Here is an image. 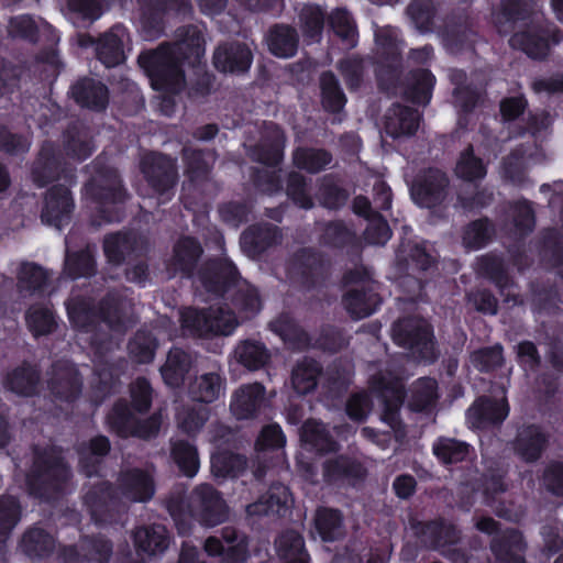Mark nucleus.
<instances>
[{
  "instance_id": "f257e3e1",
  "label": "nucleus",
  "mask_w": 563,
  "mask_h": 563,
  "mask_svg": "<svg viewBox=\"0 0 563 563\" xmlns=\"http://www.w3.org/2000/svg\"><path fill=\"white\" fill-rule=\"evenodd\" d=\"M67 311L79 330V340L90 343L96 363L102 362L103 355L118 345V339L134 322L132 301L118 296H110L102 303L99 317L90 311L86 300L79 298L69 300Z\"/></svg>"
},
{
  "instance_id": "f03ea898",
  "label": "nucleus",
  "mask_w": 563,
  "mask_h": 563,
  "mask_svg": "<svg viewBox=\"0 0 563 563\" xmlns=\"http://www.w3.org/2000/svg\"><path fill=\"white\" fill-rule=\"evenodd\" d=\"M179 40L173 45H161L139 56V64L147 74L153 89L177 93L186 86L181 62L199 59L203 54V36L197 26L178 30Z\"/></svg>"
},
{
  "instance_id": "7ed1b4c3",
  "label": "nucleus",
  "mask_w": 563,
  "mask_h": 563,
  "mask_svg": "<svg viewBox=\"0 0 563 563\" xmlns=\"http://www.w3.org/2000/svg\"><path fill=\"white\" fill-rule=\"evenodd\" d=\"M522 30L510 38L514 48L523 51L531 58H543L550 49V30L542 25L541 18L532 11L529 1L510 0L494 13V23L500 33H507L520 23Z\"/></svg>"
},
{
  "instance_id": "20e7f679",
  "label": "nucleus",
  "mask_w": 563,
  "mask_h": 563,
  "mask_svg": "<svg viewBox=\"0 0 563 563\" xmlns=\"http://www.w3.org/2000/svg\"><path fill=\"white\" fill-rule=\"evenodd\" d=\"M169 512L179 533L186 534L191 527V519L207 527L223 522L227 506L219 493L209 484L198 485L190 494L186 510L175 503H169Z\"/></svg>"
},
{
  "instance_id": "39448f33",
  "label": "nucleus",
  "mask_w": 563,
  "mask_h": 563,
  "mask_svg": "<svg viewBox=\"0 0 563 563\" xmlns=\"http://www.w3.org/2000/svg\"><path fill=\"white\" fill-rule=\"evenodd\" d=\"M238 323L234 313L221 306L210 307L206 310L187 308L181 312L183 331L192 336L230 335Z\"/></svg>"
},
{
  "instance_id": "423d86ee",
  "label": "nucleus",
  "mask_w": 563,
  "mask_h": 563,
  "mask_svg": "<svg viewBox=\"0 0 563 563\" xmlns=\"http://www.w3.org/2000/svg\"><path fill=\"white\" fill-rule=\"evenodd\" d=\"M393 339L416 360L432 362L437 358L432 332L423 319L411 317L398 320L393 327Z\"/></svg>"
},
{
  "instance_id": "0eeeda50",
  "label": "nucleus",
  "mask_w": 563,
  "mask_h": 563,
  "mask_svg": "<svg viewBox=\"0 0 563 563\" xmlns=\"http://www.w3.org/2000/svg\"><path fill=\"white\" fill-rule=\"evenodd\" d=\"M69 471L65 465L60 453L52 449L48 453L38 455L34 463V470L27 476V486L31 494L49 498V489H57L59 483L66 482Z\"/></svg>"
},
{
  "instance_id": "6e6552de",
  "label": "nucleus",
  "mask_w": 563,
  "mask_h": 563,
  "mask_svg": "<svg viewBox=\"0 0 563 563\" xmlns=\"http://www.w3.org/2000/svg\"><path fill=\"white\" fill-rule=\"evenodd\" d=\"M206 553L221 558L222 563H245L249 553V539L232 527L221 530L220 537H209L203 543Z\"/></svg>"
},
{
  "instance_id": "1a4fd4ad",
  "label": "nucleus",
  "mask_w": 563,
  "mask_h": 563,
  "mask_svg": "<svg viewBox=\"0 0 563 563\" xmlns=\"http://www.w3.org/2000/svg\"><path fill=\"white\" fill-rule=\"evenodd\" d=\"M371 388L384 407L383 420L396 429L399 426L398 411L404 400L401 383L389 372L379 373L372 377Z\"/></svg>"
},
{
  "instance_id": "9d476101",
  "label": "nucleus",
  "mask_w": 563,
  "mask_h": 563,
  "mask_svg": "<svg viewBox=\"0 0 563 563\" xmlns=\"http://www.w3.org/2000/svg\"><path fill=\"white\" fill-rule=\"evenodd\" d=\"M161 415H153L143 422H137L125 404H118L109 415L108 422L121 437L136 435L142 439L155 437L161 427Z\"/></svg>"
},
{
  "instance_id": "9b49d317",
  "label": "nucleus",
  "mask_w": 563,
  "mask_h": 563,
  "mask_svg": "<svg viewBox=\"0 0 563 563\" xmlns=\"http://www.w3.org/2000/svg\"><path fill=\"white\" fill-rule=\"evenodd\" d=\"M86 196L100 206L102 213L108 205L122 201L124 192L117 172L112 168L99 170L86 186Z\"/></svg>"
},
{
  "instance_id": "f8f14e48",
  "label": "nucleus",
  "mask_w": 563,
  "mask_h": 563,
  "mask_svg": "<svg viewBox=\"0 0 563 563\" xmlns=\"http://www.w3.org/2000/svg\"><path fill=\"white\" fill-rule=\"evenodd\" d=\"M141 166L148 184L161 196L166 195L175 185L177 170L174 159L151 153L143 157Z\"/></svg>"
},
{
  "instance_id": "ddd939ff",
  "label": "nucleus",
  "mask_w": 563,
  "mask_h": 563,
  "mask_svg": "<svg viewBox=\"0 0 563 563\" xmlns=\"http://www.w3.org/2000/svg\"><path fill=\"white\" fill-rule=\"evenodd\" d=\"M347 284H358L356 288L350 289L344 297V306L349 313L355 319H362L372 314L378 303L379 299L376 292L363 279L360 272L350 273L345 276Z\"/></svg>"
},
{
  "instance_id": "4468645a",
  "label": "nucleus",
  "mask_w": 563,
  "mask_h": 563,
  "mask_svg": "<svg viewBox=\"0 0 563 563\" xmlns=\"http://www.w3.org/2000/svg\"><path fill=\"white\" fill-rule=\"evenodd\" d=\"M446 187V176L439 169H430L417 178L411 195L419 206L431 208L444 199Z\"/></svg>"
},
{
  "instance_id": "2eb2a0df",
  "label": "nucleus",
  "mask_w": 563,
  "mask_h": 563,
  "mask_svg": "<svg viewBox=\"0 0 563 563\" xmlns=\"http://www.w3.org/2000/svg\"><path fill=\"white\" fill-rule=\"evenodd\" d=\"M73 209L74 201L69 190L64 186H54L46 194L42 220L60 229L69 221Z\"/></svg>"
},
{
  "instance_id": "dca6fc26",
  "label": "nucleus",
  "mask_w": 563,
  "mask_h": 563,
  "mask_svg": "<svg viewBox=\"0 0 563 563\" xmlns=\"http://www.w3.org/2000/svg\"><path fill=\"white\" fill-rule=\"evenodd\" d=\"M253 60L250 47L241 43L220 45L213 54V64L223 73L246 71Z\"/></svg>"
},
{
  "instance_id": "f3484780",
  "label": "nucleus",
  "mask_w": 563,
  "mask_h": 563,
  "mask_svg": "<svg viewBox=\"0 0 563 563\" xmlns=\"http://www.w3.org/2000/svg\"><path fill=\"white\" fill-rule=\"evenodd\" d=\"M290 501L291 497L288 488L282 484H275L255 503L246 506V514L250 517L283 516L288 510Z\"/></svg>"
},
{
  "instance_id": "a211bd4d",
  "label": "nucleus",
  "mask_w": 563,
  "mask_h": 563,
  "mask_svg": "<svg viewBox=\"0 0 563 563\" xmlns=\"http://www.w3.org/2000/svg\"><path fill=\"white\" fill-rule=\"evenodd\" d=\"M119 492L120 498L125 501L144 503L153 497L154 483L147 473L141 470H131L122 473L119 477Z\"/></svg>"
},
{
  "instance_id": "6ab92c4d",
  "label": "nucleus",
  "mask_w": 563,
  "mask_h": 563,
  "mask_svg": "<svg viewBox=\"0 0 563 563\" xmlns=\"http://www.w3.org/2000/svg\"><path fill=\"white\" fill-rule=\"evenodd\" d=\"M264 393V387L257 383L240 387L230 404L232 415L238 419L255 417L265 404Z\"/></svg>"
},
{
  "instance_id": "aec40b11",
  "label": "nucleus",
  "mask_w": 563,
  "mask_h": 563,
  "mask_svg": "<svg viewBox=\"0 0 563 563\" xmlns=\"http://www.w3.org/2000/svg\"><path fill=\"white\" fill-rule=\"evenodd\" d=\"M128 38L125 29L113 26L96 42V54L106 67L117 66L125 59L124 42Z\"/></svg>"
},
{
  "instance_id": "412c9836",
  "label": "nucleus",
  "mask_w": 563,
  "mask_h": 563,
  "mask_svg": "<svg viewBox=\"0 0 563 563\" xmlns=\"http://www.w3.org/2000/svg\"><path fill=\"white\" fill-rule=\"evenodd\" d=\"M509 413L507 400L479 399L467 411V420L475 428H487L504 421Z\"/></svg>"
},
{
  "instance_id": "4be33fe9",
  "label": "nucleus",
  "mask_w": 563,
  "mask_h": 563,
  "mask_svg": "<svg viewBox=\"0 0 563 563\" xmlns=\"http://www.w3.org/2000/svg\"><path fill=\"white\" fill-rule=\"evenodd\" d=\"M420 115L417 111L401 106H394L384 117V129L391 137L412 135L419 126Z\"/></svg>"
},
{
  "instance_id": "5701e85b",
  "label": "nucleus",
  "mask_w": 563,
  "mask_h": 563,
  "mask_svg": "<svg viewBox=\"0 0 563 563\" xmlns=\"http://www.w3.org/2000/svg\"><path fill=\"white\" fill-rule=\"evenodd\" d=\"M80 387L77 371L70 363L62 362L53 367L49 388L56 397L70 400L78 396Z\"/></svg>"
},
{
  "instance_id": "b1692460",
  "label": "nucleus",
  "mask_w": 563,
  "mask_h": 563,
  "mask_svg": "<svg viewBox=\"0 0 563 563\" xmlns=\"http://www.w3.org/2000/svg\"><path fill=\"white\" fill-rule=\"evenodd\" d=\"M279 240L280 234L276 227L271 224L255 225L242 234L241 246L250 256H256L278 243Z\"/></svg>"
},
{
  "instance_id": "393cba45",
  "label": "nucleus",
  "mask_w": 563,
  "mask_h": 563,
  "mask_svg": "<svg viewBox=\"0 0 563 563\" xmlns=\"http://www.w3.org/2000/svg\"><path fill=\"white\" fill-rule=\"evenodd\" d=\"M192 365V357L186 351L174 347L168 352L165 364L161 367L164 382L172 387L183 384Z\"/></svg>"
},
{
  "instance_id": "a878e982",
  "label": "nucleus",
  "mask_w": 563,
  "mask_h": 563,
  "mask_svg": "<svg viewBox=\"0 0 563 563\" xmlns=\"http://www.w3.org/2000/svg\"><path fill=\"white\" fill-rule=\"evenodd\" d=\"M223 393L224 379L217 372L201 374L189 385L190 397L199 402H213Z\"/></svg>"
},
{
  "instance_id": "bb28decb",
  "label": "nucleus",
  "mask_w": 563,
  "mask_h": 563,
  "mask_svg": "<svg viewBox=\"0 0 563 563\" xmlns=\"http://www.w3.org/2000/svg\"><path fill=\"white\" fill-rule=\"evenodd\" d=\"M548 442L545 433L537 426L522 428L517 438L516 451L526 461L540 457Z\"/></svg>"
},
{
  "instance_id": "cd10ccee",
  "label": "nucleus",
  "mask_w": 563,
  "mask_h": 563,
  "mask_svg": "<svg viewBox=\"0 0 563 563\" xmlns=\"http://www.w3.org/2000/svg\"><path fill=\"white\" fill-rule=\"evenodd\" d=\"M232 357L245 368L256 371L268 363L271 354L263 343L245 340L235 346Z\"/></svg>"
},
{
  "instance_id": "c85d7f7f",
  "label": "nucleus",
  "mask_w": 563,
  "mask_h": 563,
  "mask_svg": "<svg viewBox=\"0 0 563 563\" xmlns=\"http://www.w3.org/2000/svg\"><path fill=\"white\" fill-rule=\"evenodd\" d=\"M525 548L521 534L516 531L507 532L501 539L495 538L492 543V550L499 563H525Z\"/></svg>"
},
{
  "instance_id": "c756f323",
  "label": "nucleus",
  "mask_w": 563,
  "mask_h": 563,
  "mask_svg": "<svg viewBox=\"0 0 563 563\" xmlns=\"http://www.w3.org/2000/svg\"><path fill=\"white\" fill-rule=\"evenodd\" d=\"M73 96L78 103L95 110H102L108 102L104 85L93 79H82L73 87Z\"/></svg>"
},
{
  "instance_id": "7c9ffc66",
  "label": "nucleus",
  "mask_w": 563,
  "mask_h": 563,
  "mask_svg": "<svg viewBox=\"0 0 563 563\" xmlns=\"http://www.w3.org/2000/svg\"><path fill=\"white\" fill-rule=\"evenodd\" d=\"M267 45L273 55L280 58H290L298 48L297 32L286 25L275 26L267 36Z\"/></svg>"
},
{
  "instance_id": "2f4dec72",
  "label": "nucleus",
  "mask_w": 563,
  "mask_h": 563,
  "mask_svg": "<svg viewBox=\"0 0 563 563\" xmlns=\"http://www.w3.org/2000/svg\"><path fill=\"white\" fill-rule=\"evenodd\" d=\"M320 375V365L313 360L305 358L291 372V386L298 395H307L316 389Z\"/></svg>"
},
{
  "instance_id": "473e14b6",
  "label": "nucleus",
  "mask_w": 563,
  "mask_h": 563,
  "mask_svg": "<svg viewBox=\"0 0 563 563\" xmlns=\"http://www.w3.org/2000/svg\"><path fill=\"white\" fill-rule=\"evenodd\" d=\"M134 542L136 548L144 553H161L168 547L167 531L161 525L142 527L134 532Z\"/></svg>"
},
{
  "instance_id": "72a5a7b5",
  "label": "nucleus",
  "mask_w": 563,
  "mask_h": 563,
  "mask_svg": "<svg viewBox=\"0 0 563 563\" xmlns=\"http://www.w3.org/2000/svg\"><path fill=\"white\" fill-rule=\"evenodd\" d=\"M285 137L277 126H272L269 135L252 152V157L265 165L273 166L283 157Z\"/></svg>"
},
{
  "instance_id": "f704fd0d",
  "label": "nucleus",
  "mask_w": 563,
  "mask_h": 563,
  "mask_svg": "<svg viewBox=\"0 0 563 563\" xmlns=\"http://www.w3.org/2000/svg\"><path fill=\"white\" fill-rule=\"evenodd\" d=\"M201 254L200 245L190 238L180 239L174 249L170 266L174 274L189 273Z\"/></svg>"
},
{
  "instance_id": "c9c22d12",
  "label": "nucleus",
  "mask_w": 563,
  "mask_h": 563,
  "mask_svg": "<svg viewBox=\"0 0 563 563\" xmlns=\"http://www.w3.org/2000/svg\"><path fill=\"white\" fill-rule=\"evenodd\" d=\"M301 441L311 450L330 452L336 449L323 423L317 420H308L301 428Z\"/></svg>"
},
{
  "instance_id": "e433bc0d",
  "label": "nucleus",
  "mask_w": 563,
  "mask_h": 563,
  "mask_svg": "<svg viewBox=\"0 0 563 563\" xmlns=\"http://www.w3.org/2000/svg\"><path fill=\"white\" fill-rule=\"evenodd\" d=\"M238 276V271L233 263L224 260L219 264L212 265L201 275V283L203 287L213 292H221L228 283L234 282Z\"/></svg>"
},
{
  "instance_id": "4c0bfd02",
  "label": "nucleus",
  "mask_w": 563,
  "mask_h": 563,
  "mask_svg": "<svg viewBox=\"0 0 563 563\" xmlns=\"http://www.w3.org/2000/svg\"><path fill=\"white\" fill-rule=\"evenodd\" d=\"M271 328L292 349H303L309 344L307 333L288 314L272 321Z\"/></svg>"
},
{
  "instance_id": "58836bf2",
  "label": "nucleus",
  "mask_w": 563,
  "mask_h": 563,
  "mask_svg": "<svg viewBox=\"0 0 563 563\" xmlns=\"http://www.w3.org/2000/svg\"><path fill=\"white\" fill-rule=\"evenodd\" d=\"M276 550L284 563H307L303 540L296 531L283 532L276 540Z\"/></svg>"
},
{
  "instance_id": "ea45409f",
  "label": "nucleus",
  "mask_w": 563,
  "mask_h": 563,
  "mask_svg": "<svg viewBox=\"0 0 563 563\" xmlns=\"http://www.w3.org/2000/svg\"><path fill=\"white\" fill-rule=\"evenodd\" d=\"M109 449L110 444L106 437H97L88 445L79 449V464L87 476L97 472L100 459L108 453Z\"/></svg>"
},
{
  "instance_id": "a19ab883",
  "label": "nucleus",
  "mask_w": 563,
  "mask_h": 563,
  "mask_svg": "<svg viewBox=\"0 0 563 563\" xmlns=\"http://www.w3.org/2000/svg\"><path fill=\"white\" fill-rule=\"evenodd\" d=\"M210 417V409L203 406H184L177 415L178 428L189 435L199 432Z\"/></svg>"
},
{
  "instance_id": "79ce46f5",
  "label": "nucleus",
  "mask_w": 563,
  "mask_h": 563,
  "mask_svg": "<svg viewBox=\"0 0 563 563\" xmlns=\"http://www.w3.org/2000/svg\"><path fill=\"white\" fill-rule=\"evenodd\" d=\"M245 467L246 460L238 454L222 452L211 457V470L216 477H238Z\"/></svg>"
},
{
  "instance_id": "37998d69",
  "label": "nucleus",
  "mask_w": 563,
  "mask_h": 563,
  "mask_svg": "<svg viewBox=\"0 0 563 563\" xmlns=\"http://www.w3.org/2000/svg\"><path fill=\"white\" fill-rule=\"evenodd\" d=\"M38 375L31 366L14 369L7 379L8 388L20 396H31L36 390Z\"/></svg>"
},
{
  "instance_id": "c03bdc74",
  "label": "nucleus",
  "mask_w": 563,
  "mask_h": 563,
  "mask_svg": "<svg viewBox=\"0 0 563 563\" xmlns=\"http://www.w3.org/2000/svg\"><path fill=\"white\" fill-rule=\"evenodd\" d=\"M434 455L445 464L457 463L468 455V445L452 438H439L432 446Z\"/></svg>"
},
{
  "instance_id": "a18cd8bd",
  "label": "nucleus",
  "mask_w": 563,
  "mask_h": 563,
  "mask_svg": "<svg viewBox=\"0 0 563 563\" xmlns=\"http://www.w3.org/2000/svg\"><path fill=\"white\" fill-rule=\"evenodd\" d=\"M21 547L30 556H43L54 549L55 540L43 529L33 528L23 536Z\"/></svg>"
},
{
  "instance_id": "49530a36",
  "label": "nucleus",
  "mask_w": 563,
  "mask_h": 563,
  "mask_svg": "<svg viewBox=\"0 0 563 563\" xmlns=\"http://www.w3.org/2000/svg\"><path fill=\"white\" fill-rule=\"evenodd\" d=\"M437 382L432 378H420L411 390L409 407L421 411L434 405L437 400Z\"/></svg>"
},
{
  "instance_id": "de8ad7c7",
  "label": "nucleus",
  "mask_w": 563,
  "mask_h": 563,
  "mask_svg": "<svg viewBox=\"0 0 563 563\" xmlns=\"http://www.w3.org/2000/svg\"><path fill=\"white\" fill-rule=\"evenodd\" d=\"M316 528L323 541H333L343 536L341 516L333 509L318 510Z\"/></svg>"
},
{
  "instance_id": "09e8293b",
  "label": "nucleus",
  "mask_w": 563,
  "mask_h": 563,
  "mask_svg": "<svg viewBox=\"0 0 563 563\" xmlns=\"http://www.w3.org/2000/svg\"><path fill=\"white\" fill-rule=\"evenodd\" d=\"M172 455L180 471L188 477H194L199 470V459L196 449L185 441L173 443Z\"/></svg>"
},
{
  "instance_id": "8fccbe9b",
  "label": "nucleus",
  "mask_w": 563,
  "mask_h": 563,
  "mask_svg": "<svg viewBox=\"0 0 563 563\" xmlns=\"http://www.w3.org/2000/svg\"><path fill=\"white\" fill-rule=\"evenodd\" d=\"M320 87L323 107L332 112L340 111L346 99L335 77L330 73L323 74L320 78Z\"/></svg>"
},
{
  "instance_id": "3c124183",
  "label": "nucleus",
  "mask_w": 563,
  "mask_h": 563,
  "mask_svg": "<svg viewBox=\"0 0 563 563\" xmlns=\"http://www.w3.org/2000/svg\"><path fill=\"white\" fill-rule=\"evenodd\" d=\"M300 26L305 36L311 41H319L323 25L324 13L317 5H305L299 14Z\"/></svg>"
},
{
  "instance_id": "603ef678",
  "label": "nucleus",
  "mask_w": 563,
  "mask_h": 563,
  "mask_svg": "<svg viewBox=\"0 0 563 563\" xmlns=\"http://www.w3.org/2000/svg\"><path fill=\"white\" fill-rule=\"evenodd\" d=\"M115 498L118 497L113 495V492L107 483H99L93 489L86 494L85 504L90 509L91 517L96 521H101L103 508H107Z\"/></svg>"
},
{
  "instance_id": "864d4df0",
  "label": "nucleus",
  "mask_w": 563,
  "mask_h": 563,
  "mask_svg": "<svg viewBox=\"0 0 563 563\" xmlns=\"http://www.w3.org/2000/svg\"><path fill=\"white\" fill-rule=\"evenodd\" d=\"M47 274L40 266L25 263L18 274V287L22 294H31L44 287Z\"/></svg>"
},
{
  "instance_id": "5fc2aeb1",
  "label": "nucleus",
  "mask_w": 563,
  "mask_h": 563,
  "mask_svg": "<svg viewBox=\"0 0 563 563\" xmlns=\"http://www.w3.org/2000/svg\"><path fill=\"white\" fill-rule=\"evenodd\" d=\"M156 349V340L151 333L137 332L129 343L130 357L136 363H150L153 361Z\"/></svg>"
},
{
  "instance_id": "6e6d98bb",
  "label": "nucleus",
  "mask_w": 563,
  "mask_h": 563,
  "mask_svg": "<svg viewBox=\"0 0 563 563\" xmlns=\"http://www.w3.org/2000/svg\"><path fill=\"white\" fill-rule=\"evenodd\" d=\"M26 323L35 336L51 333L56 325L53 312L44 306L31 307L26 313Z\"/></svg>"
},
{
  "instance_id": "4d7b16f0",
  "label": "nucleus",
  "mask_w": 563,
  "mask_h": 563,
  "mask_svg": "<svg viewBox=\"0 0 563 563\" xmlns=\"http://www.w3.org/2000/svg\"><path fill=\"white\" fill-rule=\"evenodd\" d=\"M361 467L345 456L329 459L323 464V476L327 482H335L343 477L358 476Z\"/></svg>"
},
{
  "instance_id": "13d9d810",
  "label": "nucleus",
  "mask_w": 563,
  "mask_h": 563,
  "mask_svg": "<svg viewBox=\"0 0 563 563\" xmlns=\"http://www.w3.org/2000/svg\"><path fill=\"white\" fill-rule=\"evenodd\" d=\"M134 238L130 234H112L104 240V253L109 262L119 264L133 250Z\"/></svg>"
},
{
  "instance_id": "bf43d9fd",
  "label": "nucleus",
  "mask_w": 563,
  "mask_h": 563,
  "mask_svg": "<svg viewBox=\"0 0 563 563\" xmlns=\"http://www.w3.org/2000/svg\"><path fill=\"white\" fill-rule=\"evenodd\" d=\"M331 162V156L321 150H297L294 154V163L297 167L310 173H317Z\"/></svg>"
},
{
  "instance_id": "052dcab7",
  "label": "nucleus",
  "mask_w": 563,
  "mask_h": 563,
  "mask_svg": "<svg viewBox=\"0 0 563 563\" xmlns=\"http://www.w3.org/2000/svg\"><path fill=\"white\" fill-rule=\"evenodd\" d=\"M58 161L54 155L52 145L43 146L40 157L33 168V178L38 186H44L48 179L54 177Z\"/></svg>"
},
{
  "instance_id": "680f3d73",
  "label": "nucleus",
  "mask_w": 563,
  "mask_h": 563,
  "mask_svg": "<svg viewBox=\"0 0 563 563\" xmlns=\"http://www.w3.org/2000/svg\"><path fill=\"white\" fill-rule=\"evenodd\" d=\"M234 305L242 313H244L243 318L245 319L257 313L262 306L257 290L246 282L240 284L234 299Z\"/></svg>"
},
{
  "instance_id": "e2e57ef3",
  "label": "nucleus",
  "mask_w": 563,
  "mask_h": 563,
  "mask_svg": "<svg viewBox=\"0 0 563 563\" xmlns=\"http://www.w3.org/2000/svg\"><path fill=\"white\" fill-rule=\"evenodd\" d=\"M330 25L335 34L346 42L347 47L356 45V30L355 25L345 10L338 9L330 15Z\"/></svg>"
},
{
  "instance_id": "0e129e2a",
  "label": "nucleus",
  "mask_w": 563,
  "mask_h": 563,
  "mask_svg": "<svg viewBox=\"0 0 563 563\" xmlns=\"http://www.w3.org/2000/svg\"><path fill=\"white\" fill-rule=\"evenodd\" d=\"M455 173L462 179L475 181L485 177L486 168L482 161L473 155L472 150H468L461 155Z\"/></svg>"
},
{
  "instance_id": "69168bd1",
  "label": "nucleus",
  "mask_w": 563,
  "mask_h": 563,
  "mask_svg": "<svg viewBox=\"0 0 563 563\" xmlns=\"http://www.w3.org/2000/svg\"><path fill=\"white\" fill-rule=\"evenodd\" d=\"M81 550L82 558L75 563H107L112 552L111 545L103 539L85 540Z\"/></svg>"
},
{
  "instance_id": "338daca9",
  "label": "nucleus",
  "mask_w": 563,
  "mask_h": 563,
  "mask_svg": "<svg viewBox=\"0 0 563 563\" xmlns=\"http://www.w3.org/2000/svg\"><path fill=\"white\" fill-rule=\"evenodd\" d=\"M20 515V505L14 497H0V540L15 527Z\"/></svg>"
},
{
  "instance_id": "774afa93",
  "label": "nucleus",
  "mask_w": 563,
  "mask_h": 563,
  "mask_svg": "<svg viewBox=\"0 0 563 563\" xmlns=\"http://www.w3.org/2000/svg\"><path fill=\"white\" fill-rule=\"evenodd\" d=\"M434 77L427 69H419L411 75V91L409 97L417 103H428Z\"/></svg>"
}]
</instances>
